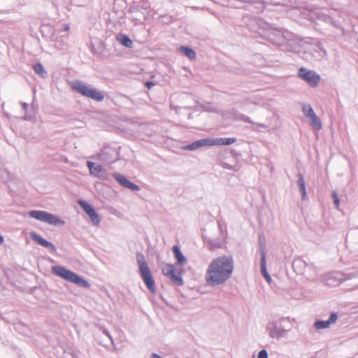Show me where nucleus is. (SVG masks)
<instances>
[{"mask_svg":"<svg viewBox=\"0 0 358 358\" xmlns=\"http://www.w3.org/2000/svg\"><path fill=\"white\" fill-rule=\"evenodd\" d=\"M259 24V27L257 32L261 37L274 45L282 47L283 50L298 51L299 48V41L292 32L278 29L264 22H260Z\"/></svg>","mask_w":358,"mask_h":358,"instance_id":"f257e3e1","label":"nucleus"},{"mask_svg":"<svg viewBox=\"0 0 358 358\" xmlns=\"http://www.w3.org/2000/svg\"><path fill=\"white\" fill-rule=\"evenodd\" d=\"M234 268V259L231 256L223 255L214 259L206 272L207 285L210 287L224 285L231 278Z\"/></svg>","mask_w":358,"mask_h":358,"instance_id":"f03ea898","label":"nucleus"},{"mask_svg":"<svg viewBox=\"0 0 358 358\" xmlns=\"http://www.w3.org/2000/svg\"><path fill=\"white\" fill-rule=\"evenodd\" d=\"M136 261L139 268L141 276L149 291L155 294L156 292L155 282L150 269L145 261L144 255L141 252L136 254Z\"/></svg>","mask_w":358,"mask_h":358,"instance_id":"7ed1b4c3","label":"nucleus"},{"mask_svg":"<svg viewBox=\"0 0 358 358\" xmlns=\"http://www.w3.org/2000/svg\"><path fill=\"white\" fill-rule=\"evenodd\" d=\"M52 272L63 278L66 281L74 283L79 287L89 288L90 287V284L85 280V279L80 277L76 273L66 269V268L61 266H55L52 268Z\"/></svg>","mask_w":358,"mask_h":358,"instance_id":"20e7f679","label":"nucleus"},{"mask_svg":"<svg viewBox=\"0 0 358 358\" xmlns=\"http://www.w3.org/2000/svg\"><path fill=\"white\" fill-rule=\"evenodd\" d=\"M285 320L281 318L277 320H271L267 323L265 331L271 338L279 340L287 336L289 329H285L283 324Z\"/></svg>","mask_w":358,"mask_h":358,"instance_id":"39448f33","label":"nucleus"},{"mask_svg":"<svg viewBox=\"0 0 358 358\" xmlns=\"http://www.w3.org/2000/svg\"><path fill=\"white\" fill-rule=\"evenodd\" d=\"M71 88L73 90L81 95L96 101H102L104 99V96L101 92H99L96 89L92 88L89 85L79 81L73 82L72 83Z\"/></svg>","mask_w":358,"mask_h":358,"instance_id":"423d86ee","label":"nucleus"},{"mask_svg":"<svg viewBox=\"0 0 358 358\" xmlns=\"http://www.w3.org/2000/svg\"><path fill=\"white\" fill-rule=\"evenodd\" d=\"M293 268L294 271L304 275L309 280H315L317 277V270L314 265L307 264L302 259H297L293 262Z\"/></svg>","mask_w":358,"mask_h":358,"instance_id":"0eeeda50","label":"nucleus"},{"mask_svg":"<svg viewBox=\"0 0 358 358\" xmlns=\"http://www.w3.org/2000/svg\"><path fill=\"white\" fill-rule=\"evenodd\" d=\"M29 216L50 225L62 226L65 224V222L57 215L44 210H31L29 212Z\"/></svg>","mask_w":358,"mask_h":358,"instance_id":"6e6552de","label":"nucleus"},{"mask_svg":"<svg viewBox=\"0 0 358 358\" xmlns=\"http://www.w3.org/2000/svg\"><path fill=\"white\" fill-rule=\"evenodd\" d=\"M92 158L100 161L104 164H110L118 160L119 153L116 148L106 145Z\"/></svg>","mask_w":358,"mask_h":358,"instance_id":"1a4fd4ad","label":"nucleus"},{"mask_svg":"<svg viewBox=\"0 0 358 358\" xmlns=\"http://www.w3.org/2000/svg\"><path fill=\"white\" fill-rule=\"evenodd\" d=\"M5 183L7 184L8 187L11 195H15L24 190V185L23 182L17 176L11 174L8 171L5 172L3 176Z\"/></svg>","mask_w":358,"mask_h":358,"instance_id":"9d476101","label":"nucleus"},{"mask_svg":"<svg viewBox=\"0 0 358 358\" xmlns=\"http://www.w3.org/2000/svg\"><path fill=\"white\" fill-rule=\"evenodd\" d=\"M162 274L166 276L173 284L181 286L183 280L180 271L173 264H166L162 268Z\"/></svg>","mask_w":358,"mask_h":358,"instance_id":"9b49d317","label":"nucleus"},{"mask_svg":"<svg viewBox=\"0 0 358 358\" xmlns=\"http://www.w3.org/2000/svg\"><path fill=\"white\" fill-rule=\"evenodd\" d=\"M303 115L309 119L310 124L316 131L322 128V124L320 117L316 115L314 110L309 104H303L302 107Z\"/></svg>","mask_w":358,"mask_h":358,"instance_id":"f8f14e48","label":"nucleus"},{"mask_svg":"<svg viewBox=\"0 0 358 358\" xmlns=\"http://www.w3.org/2000/svg\"><path fill=\"white\" fill-rule=\"evenodd\" d=\"M299 77L305 80L312 87H317L320 80V76L315 71L301 67L299 70Z\"/></svg>","mask_w":358,"mask_h":358,"instance_id":"ddd939ff","label":"nucleus"},{"mask_svg":"<svg viewBox=\"0 0 358 358\" xmlns=\"http://www.w3.org/2000/svg\"><path fill=\"white\" fill-rule=\"evenodd\" d=\"M325 283L329 287H336L341 283L347 282V273L332 272L328 273L325 277Z\"/></svg>","mask_w":358,"mask_h":358,"instance_id":"4468645a","label":"nucleus"},{"mask_svg":"<svg viewBox=\"0 0 358 358\" xmlns=\"http://www.w3.org/2000/svg\"><path fill=\"white\" fill-rule=\"evenodd\" d=\"M341 13L336 10L329 12L328 14L324 13H318V19L331 24L334 27L340 29L341 24L336 17H341Z\"/></svg>","mask_w":358,"mask_h":358,"instance_id":"2eb2a0df","label":"nucleus"},{"mask_svg":"<svg viewBox=\"0 0 358 358\" xmlns=\"http://www.w3.org/2000/svg\"><path fill=\"white\" fill-rule=\"evenodd\" d=\"M78 203L83 210L88 215L93 225L99 226L101 222V217L92 208V206L83 200L79 201Z\"/></svg>","mask_w":358,"mask_h":358,"instance_id":"dca6fc26","label":"nucleus"},{"mask_svg":"<svg viewBox=\"0 0 358 358\" xmlns=\"http://www.w3.org/2000/svg\"><path fill=\"white\" fill-rule=\"evenodd\" d=\"M114 179L122 187L127 188L131 191L140 190V187L128 180L124 176L119 173H113Z\"/></svg>","mask_w":358,"mask_h":358,"instance_id":"f3484780","label":"nucleus"},{"mask_svg":"<svg viewBox=\"0 0 358 358\" xmlns=\"http://www.w3.org/2000/svg\"><path fill=\"white\" fill-rule=\"evenodd\" d=\"M87 166L92 176L101 180L106 179V172L100 164H96L92 162H87Z\"/></svg>","mask_w":358,"mask_h":358,"instance_id":"a211bd4d","label":"nucleus"},{"mask_svg":"<svg viewBox=\"0 0 358 358\" xmlns=\"http://www.w3.org/2000/svg\"><path fill=\"white\" fill-rule=\"evenodd\" d=\"M260 268L261 273L265 278V280L271 283L272 281L271 277L266 270V251L263 245H260Z\"/></svg>","mask_w":358,"mask_h":358,"instance_id":"6ab92c4d","label":"nucleus"},{"mask_svg":"<svg viewBox=\"0 0 358 358\" xmlns=\"http://www.w3.org/2000/svg\"><path fill=\"white\" fill-rule=\"evenodd\" d=\"M213 145V141L211 140V138H207L197 140L186 145L183 147V149L186 150H195L202 147H210Z\"/></svg>","mask_w":358,"mask_h":358,"instance_id":"aec40b11","label":"nucleus"},{"mask_svg":"<svg viewBox=\"0 0 358 358\" xmlns=\"http://www.w3.org/2000/svg\"><path fill=\"white\" fill-rule=\"evenodd\" d=\"M30 236L32 240L36 241L38 245L49 249L52 252L55 253L57 251L56 246L52 243L51 242H49L44 239L42 236H41L39 234L31 232L30 234Z\"/></svg>","mask_w":358,"mask_h":358,"instance_id":"412c9836","label":"nucleus"},{"mask_svg":"<svg viewBox=\"0 0 358 358\" xmlns=\"http://www.w3.org/2000/svg\"><path fill=\"white\" fill-rule=\"evenodd\" d=\"M338 319L336 313H331L327 320H316L314 323V327L317 329H324L329 328L331 324H334Z\"/></svg>","mask_w":358,"mask_h":358,"instance_id":"4be33fe9","label":"nucleus"},{"mask_svg":"<svg viewBox=\"0 0 358 358\" xmlns=\"http://www.w3.org/2000/svg\"><path fill=\"white\" fill-rule=\"evenodd\" d=\"M308 51L317 60L323 59L327 55L326 50L322 48L320 43L311 45Z\"/></svg>","mask_w":358,"mask_h":358,"instance_id":"5701e85b","label":"nucleus"},{"mask_svg":"<svg viewBox=\"0 0 358 358\" xmlns=\"http://www.w3.org/2000/svg\"><path fill=\"white\" fill-rule=\"evenodd\" d=\"M347 280L348 281H350V284H348L347 286H351L350 287H348V289H354L358 288V270L352 272H347Z\"/></svg>","mask_w":358,"mask_h":358,"instance_id":"b1692460","label":"nucleus"},{"mask_svg":"<svg viewBox=\"0 0 358 358\" xmlns=\"http://www.w3.org/2000/svg\"><path fill=\"white\" fill-rule=\"evenodd\" d=\"M297 177V185L299 188V191L301 194V197L303 200H306L308 198L307 193H306V184L303 179V176L302 173H298L296 175Z\"/></svg>","mask_w":358,"mask_h":358,"instance_id":"393cba45","label":"nucleus"},{"mask_svg":"<svg viewBox=\"0 0 358 358\" xmlns=\"http://www.w3.org/2000/svg\"><path fill=\"white\" fill-rule=\"evenodd\" d=\"M173 252L177 262L180 266H184L187 264V260L186 257L182 255L180 248L177 245L173 247Z\"/></svg>","mask_w":358,"mask_h":358,"instance_id":"a878e982","label":"nucleus"},{"mask_svg":"<svg viewBox=\"0 0 358 358\" xmlns=\"http://www.w3.org/2000/svg\"><path fill=\"white\" fill-rule=\"evenodd\" d=\"M41 32L42 33L44 37L48 39H52L55 33V29L52 26L43 24L41 27Z\"/></svg>","mask_w":358,"mask_h":358,"instance_id":"bb28decb","label":"nucleus"},{"mask_svg":"<svg viewBox=\"0 0 358 358\" xmlns=\"http://www.w3.org/2000/svg\"><path fill=\"white\" fill-rule=\"evenodd\" d=\"M211 140L213 141V145H231L236 141V138H211Z\"/></svg>","mask_w":358,"mask_h":358,"instance_id":"cd10ccee","label":"nucleus"},{"mask_svg":"<svg viewBox=\"0 0 358 358\" xmlns=\"http://www.w3.org/2000/svg\"><path fill=\"white\" fill-rule=\"evenodd\" d=\"M117 41L126 48H132L133 42L129 37L125 34H118L116 37Z\"/></svg>","mask_w":358,"mask_h":358,"instance_id":"c85d7f7f","label":"nucleus"},{"mask_svg":"<svg viewBox=\"0 0 358 358\" xmlns=\"http://www.w3.org/2000/svg\"><path fill=\"white\" fill-rule=\"evenodd\" d=\"M180 51L182 52L185 56H187L190 59H194L196 58V53L193 49L186 47V46H180Z\"/></svg>","mask_w":358,"mask_h":358,"instance_id":"c756f323","label":"nucleus"},{"mask_svg":"<svg viewBox=\"0 0 358 358\" xmlns=\"http://www.w3.org/2000/svg\"><path fill=\"white\" fill-rule=\"evenodd\" d=\"M33 69L36 74L41 78H45L48 76V73L41 63H37L34 65Z\"/></svg>","mask_w":358,"mask_h":358,"instance_id":"7c9ffc66","label":"nucleus"},{"mask_svg":"<svg viewBox=\"0 0 358 358\" xmlns=\"http://www.w3.org/2000/svg\"><path fill=\"white\" fill-rule=\"evenodd\" d=\"M347 244L350 251L355 256H358V241L357 242H352L348 241V236H347Z\"/></svg>","mask_w":358,"mask_h":358,"instance_id":"2f4dec72","label":"nucleus"},{"mask_svg":"<svg viewBox=\"0 0 358 358\" xmlns=\"http://www.w3.org/2000/svg\"><path fill=\"white\" fill-rule=\"evenodd\" d=\"M72 3L77 6H87L92 3V0H71Z\"/></svg>","mask_w":358,"mask_h":358,"instance_id":"473e14b6","label":"nucleus"},{"mask_svg":"<svg viewBox=\"0 0 358 358\" xmlns=\"http://www.w3.org/2000/svg\"><path fill=\"white\" fill-rule=\"evenodd\" d=\"M332 198L334 199V203L336 208H338L340 205V199L338 198V194L336 191H333L332 193Z\"/></svg>","mask_w":358,"mask_h":358,"instance_id":"72a5a7b5","label":"nucleus"},{"mask_svg":"<svg viewBox=\"0 0 358 358\" xmlns=\"http://www.w3.org/2000/svg\"><path fill=\"white\" fill-rule=\"evenodd\" d=\"M257 358H268V352L266 350H262L259 352Z\"/></svg>","mask_w":358,"mask_h":358,"instance_id":"f704fd0d","label":"nucleus"},{"mask_svg":"<svg viewBox=\"0 0 358 358\" xmlns=\"http://www.w3.org/2000/svg\"><path fill=\"white\" fill-rule=\"evenodd\" d=\"M103 333L106 336H108L109 338V339L110 340L111 343L113 344H114L113 338L112 336L110 335V334L109 333V331L107 329H105L103 330Z\"/></svg>","mask_w":358,"mask_h":358,"instance_id":"c9c22d12","label":"nucleus"},{"mask_svg":"<svg viewBox=\"0 0 358 358\" xmlns=\"http://www.w3.org/2000/svg\"><path fill=\"white\" fill-rule=\"evenodd\" d=\"M218 227L220 233L223 234L224 231H226V227H224L220 221H218Z\"/></svg>","mask_w":358,"mask_h":358,"instance_id":"e433bc0d","label":"nucleus"},{"mask_svg":"<svg viewBox=\"0 0 358 358\" xmlns=\"http://www.w3.org/2000/svg\"><path fill=\"white\" fill-rule=\"evenodd\" d=\"M154 83L152 82H150V81H147L145 83V85L146 87L148 88V89H150L152 86H154Z\"/></svg>","mask_w":358,"mask_h":358,"instance_id":"4c0bfd02","label":"nucleus"},{"mask_svg":"<svg viewBox=\"0 0 358 358\" xmlns=\"http://www.w3.org/2000/svg\"><path fill=\"white\" fill-rule=\"evenodd\" d=\"M151 358H163L162 357H161L160 355H159L157 353H152L151 355Z\"/></svg>","mask_w":358,"mask_h":358,"instance_id":"58836bf2","label":"nucleus"},{"mask_svg":"<svg viewBox=\"0 0 358 358\" xmlns=\"http://www.w3.org/2000/svg\"><path fill=\"white\" fill-rule=\"evenodd\" d=\"M62 27H63V29H64V30L65 31H67L69 29V28H70V27H69V24H64L62 25Z\"/></svg>","mask_w":358,"mask_h":358,"instance_id":"ea45409f","label":"nucleus"},{"mask_svg":"<svg viewBox=\"0 0 358 358\" xmlns=\"http://www.w3.org/2000/svg\"><path fill=\"white\" fill-rule=\"evenodd\" d=\"M22 106L24 110H27L29 107V105L27 103H22Z\"/></svg>","mask_w":358,"mask_h":358,"instance_id":"a19ab883","label":"nucleus"},{"mask_svg":"<svg viewBox=\"0 0 358 358\" xmlns=\"http://www.w3.org/2000/svg\"><path fill=\"white\" fill-rule=\"evenodd\" d=\"M243 120H244V122H245L253 123V122H252V120H250V117H246L245 118H244V119H243Z\"/></svg>","mask_w":358,"mask_h":358,"instance_id":"79ce46f5","label":"nucleus"},{"mask_svg":"<svg viewBox=\"0 0 358 358\" xmlns=\"http://www.w3.org/2000/svg\"><path fill=\"white\" fill-rule=\"evenodd\" d=\"M57 48L60 50H63L65 48V45H56Z\"/></svg>","mask_w":358,"mask_h":358,"instance_id":"37998d69","label":"nucleus"},{"mask_svg":"<svg viewBox=\"0 0 358 358\" xmlns=\"http://www.w3.org/2000/svg\"><path fill=\"white\" fill-rule=\"evenodd\" d=\"M258 127H260L262 128H266L267 127L264 124H257Z\"/></svg>","mask_w":358,"mask_h":358,"instance_id":"c03bdc74","label":"nucleus"},{"mask_svg":"<svg viewBox=\"0 0 358 358\" xmlns=\"http://www.w3.org/2000/svg\"><path fill=\"white\" fill-rule=\"evenodd\" d=\"M3 237L0 235V243H3Z\"/></svg>","mask_w":358,"mask_h":358,"instance_id":"a18cd8bd","label":"nucleus"},{"mask_svg":"<svg viewBox=\"0 0 358 358\" xmlns=\"http://www.w3.org/2000/svg\"><path fill=\"white\" fill-rule=\"evenodd\" d=\"M224 168H227L228 169H232L231 166H224Z\"/></svg>","mask_w":358,"mask_h":358,"instance_id":"49530a36","label":"nucleus"},{"mask_svg":"<svg viewBox=\"0 0 358 358\" xmlns=\"http://www.w3.org/2000/svg\"><path fill=\"white\" fill-rule=\"evenodd\" d=\"M24 119H25V120H29V117L27 115H26V116L24 117Z\"/></svg>","mask_w":358,"mask_h":358,"instance_id":"de8ad7c7","label":"nucleus"},{"mask_svg":"<svg viewBox=\"0 0 358 358\" xmlns=\"http://www.w3.org/2000/svg\"><path fill=\"white\" fill-rule=\"evenodd\" d=\"M357 43H358V38H357Z\"/></svg>","mask_w":358,"mask_h":358,"instance_id":"09e8293b","label":"nucleus"}]
</instances>
